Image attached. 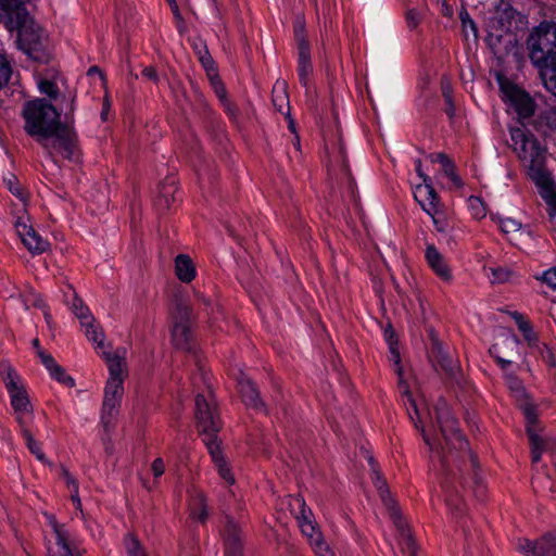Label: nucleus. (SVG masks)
<instances>
[{"label":"nucleus","mask_w":556,"mask_h":556,"mask_svg":"<svg viewBox=\"0 0 556 556\" xmlns=\"http://www.w3.org/2000/svg\"><path fill=\"white\" fill-rule=\"evenodd\" d=\"M23 115L25 131L33 137L56 163V156L77 162L79 151L76 135L60 119V113L45 99L25 104Z\"/></svg>","instance_id":"nucleus-1"},{"label":"nucleus","mask_w":556,"mask_h":556,"mask_svg":"<svg viewBox=\"0 0 556 556\" xmlns=\"http://www.w3.org/2000/svg\"><path fill=\"white\" fill-rule=\"evenodd\" d=\"M510 143L527 177L535 185L546 204L551 220L556 217V181L547 168V149L525 126L509 128Z\"/></svg>","instance_id":"nucleus-2"},{"label":"nucleus","mask_w":556,"mask_h":556,"mask_svg":"<svg viewBox=\"0 0 556 556\" xmlns=\"http://www.w3.org/2000/svg\"><path fill=\"white\" fill-rule=\"evenodd\" d=\"M27 0H7L0 3V20L8 30L17 33L18 49L36 61L48 56L46 31L30 17L24 3Z\"/></svg>","instance_id":"nucleus-3"},{"label":"nucleus","mask_w":556,"mask_h":556,"mask_svg":"<svg viewBox=\"0 0 556 556\" xmlns=\"http://www.w3.org/2000/svg\"><path fill=\"white\" fill-rule=\"evenodd\" d=\"M437 422L441 430L442 437L445 441L446 447L450 452L448 455L441 456L440 452H437L438 457L441 460L443 469L447 473L456 476L451 462H455L452 450H457L463 453L464 456H468L471 460L472 467L476 466L475 457L472 456L467 440L463 437L458 429L457 420L453 417L447 403L444 400H439L434 407Z\"/></svg>","instance_id":"nucleus-4"},{"label":"nucleus","mask_w":556,"mask_h":556,"mask_svg":"<svg viewBox=\"0 0 556 556\" xmlns=\"http://www.w3.org/2000/svg\"><path fill=\"white\" fill-rule=\"evenodd\" d=\"M368 463L372 471V480L379 492V495L389 508L391 518L399 530V543L402 552L405 556H416L415 541L410 534L409 529L406 527L402 519L400 511L395 507L394 501L391 498L386 481L382 479L380 471L378 470L377 463L372 456H368Z\"/></svg>","instance_id":"nucleus-5"},{"label":"nucleus","mask_w":556,"mask_h":556,"mask_svg":"<svg viewBox=\"0 0 556 556\" xmlns=\"http://www.w3.org/2000/svg\"><path fill=\"white\" fill-rule=\"evenodd\" d=\"M530 59L539 67L552 64L556 59V23L542 22L531 35Z\"/></svg>","instance_id":"nucleus-6"},{"label":"nucleus","mask_w":556,"mask_h":556,"mask_svg":"<svg viewBox=\"0 0 556 556\" xmlns=\"http://www.w3.org/2000/svg\"><path fill=\"white\" fill-rule=\"evenodd\" d=\"M496 81L503 101L513 108L520 122L523 123L534 114L535 102L525 90L519 88L503 74L496 75Z\"/></svg>","instance_id":"nucleus-7"},{"label":"nucleus","mask_w":556,"mask_h":556,"mask_svg":"<svg viewBox=\"0 0 556 556\" xmlns=\"http://www.w3.org/2000/svg\"><path fill=\"white\" fill-rule=\"evenodd\" d=\"M195 419L205 445L208 447L210 443L217 444L219 420L211 403L202 394H198L195 397Z\"/></svg>","instance_id":"nucleus-8"},{"label":"nucleus","mask_w":556,"mask_h":556,"mask_svg":"<svg viewBox=\"0 0 556 556\" xmlns=\"http://www.w3.org/2000/svg\"><path fill=\"white\" fill-rule=\"evenodd\" d=\"M27 212L14 216V227L23 244L33 254H41L49 248V242L45 240L29 224Z\"/></svg>","instance_id":"nucleus-9"},{"label":"nucleus","mask_w":556,"mask_h":556,"mask_svg":"<svg viewBox=\"0 0 556 556\" xmlns=\"http://www.w3.org/2000/svg\"><path fill=\"white\" fill-rule=\"evenodd\" d=\"M124 394V384L119 381H106L101 409V424L109 431L118 412Z\"/></svg>","instance_id":"nucleus-10"},{"label":"nucleus","mask_w":556,"mask_h":556,"mask_svg":"<svg viewBox=\"0 0 556 556\" xmlns=\"http://www.w3.org/2000/svg\"><path fill=\"white\" fill-rule=\"evenodd\" d=\"M294 37L298 48V75L300 83L307 87L309 77L313 72V65L311 62V49L309 43L305 36L304 25L298 22L294 25Z\"/></svg>","instance_id":"nucleus-11"},{"label":"nucleus","mask_w":556,"mask_h":556,"mask_svg":"<svg viewBox=\"0 0 556 556\" xmlns=\"http://www.w3.org/2000/svg\"><path fill=\"white\" fill-rule=\"evenodd\" d=\"M190 314L188 305L178 304L173 314L172 340L176 348L181 350L190 349Z\"/></svg>","instance_id":"nucleus-12"},{"label":"nucleus","mask_w":556,"mask_h":556,"mask_svg":"<svg viewBox=\"0 0 556 556\" xmlns=\"http://www.w3.org/2000/svg\"><path fill=\"white\" fill-rule=\"evenodd\" d=\"M517 549L527 556H556V533H546L536 541L519 539Z\"/></svg>","instance_id":"nucleus-13"},{"label":"nucleus","mask_w":556,"mask_h":556,"mask_svg":"<svg viewBox=\"0 0 556 556\" xmlns=\"http://www.w3.org/2000/svg\"><path fill=\"white\" fill-rule=\"evenodd\" d=\"M11 405L16 414V420L22 426H29L33 420V408L25 389L22 387L9 392Z\"/></svg>","instance_id":"nucleus-14"},{"label":"nucleus","mask_w":556,"mask_h":556,"mask_svg":"<svg viewBox=\"0 0 556 556\" xmlns=\"http://www.w3.org/2000/svg\"><path fill=\"white\" fill-rule=\"evenodd\" d=\"M414 198L429 216L433 217L439 212V195L431 181L417 185L414 189Z\"/></svg>","instance_id":"nucleus-15"},{"label":"nucleus","mask_w":556,"mask_h":556,"mask_svg":"<svg viewBox=\"0 0 556 556\" xmlns=\"http://www.w3.org/2000/svg\"><path fill=\"white\" fill-rule=\"evenodd\" d=\"M225 556H243L241 533L238 525L228 516L223 530Z\"/></svg>","instance_id":"nucleus-16"},{"label":"nucleus","mask_w":556,"mask_h":556,"mask_svg":"<svg viewBox=\"0 0 556 556\" xmlns=\"http://www.w3.org/2000/svg\"><path fill=\"white\" fill-rule=\"evenodd\" d=\"M56 549L50 552L49 556H81L80 551L75 546L71 533L63 525L53 523Z\"/></svg>","instance_id":"nucleus-17"},{"label":"nucleus","mask_w":556,"mask_h":556,"mask_svg":"<svg viewBox=\"0 0 556 556\" xmlns=\"http://www.w3.org/2000/svg\"><path fill=\"white\" fill-rule=\"evenodd\" d=\"M101 357L105 361L109 368L108 381H119L124 384V380L127 377V365L125 361V351L121 354L119 351L110 353L109 350L101 352Z\"/></svg>","instance_id":"nucleus-18"},{"label":"nucleus","mask_w":556,"mask_h":556,"mask_svg":"<svg viewBox=\"0 0 556 556\" xmlns=\"http://www.w3.org/2000/svg\"><path fill=\"white\" fill-rule=\"evenodd\" d=\"M522 409L527 420V432L532 447V462L536 464L541 459L545 443L544 440L535 434L532 430V426L536 422L535 407L527 403Z\"/></svg>","instance_id":"nucleus-19"},{"label":"nucleus","mask_w":556,"mask_h":556,"mask_svg":"<svg viewBox=\"0 0 556 556\" xmlns=\"http://www.w3.org/2000/svg\"><path fill=\"white\" fill-rule=\"evenodd\" d=\"M425 257L429 267L443 281L450 282L453 279L452 270L447 265L444 256L434 245H428Z\"/></svg>","instance_id":"nucleus-20"},{"label":"nucleus","mask_w":556,"mask_h":556,"mask_svg":"<svg viewBox=\"0 0 556 556\" xmlns=\"http://www.w3.org/2000/svg\"><path fill=\"white\" fill-rule=\"evenodd\" d=\"M238 389L245 406L257 412H266L265 404L261 401L257 389L247 376L241 375L238 380Z\"/></svg>","instance_id":"nucleus-21"},{"label":"nucleus","mask_w":556,"mask_h":556,"mask_svg":"<svg viewBox=\"0 0 556 556\" xmlns=\"http://www.w3.org/2000/svg\"><path fill=\"white\" fill-rule=\"evenodd\" d=\"M301 528L302 533L308 539L311 546L314 548L318 556H333L328 545L324 541L321 533L316 528L315 523L305 522Z\"/></svg>","instance_id":"nucleus-22"},{"label":"nucleus","mask_w":556,"mask_h":556,"mask_svg":"<svg viewBox=\"0 0 556 556\" xmlns=\"http://www.w3.org/2000/svg\"><path fill=\"white\" fill-rule=\"evenodd\" d=\"M210 455L212 457L213 463L215 464L217 471L222 479H224L227 483L233 484L235 483V477L228 467L226 460L224 459V456L222 455L219 444H212L210 443V446L207 447Z\"/></svg>","instance_id":"nucleus-23"},{"label":"nucleus","mask_w":556,"mask_h":556,"mask_svg":"<svg viewBox=\"0 0 556 556\" xmlns=\"http://www.w3.org/2000/svg\"><path fill=\"white\" fill-rule=\"evenodd\" d=\"M175 273L182 282H190L195 277V267L187 254H179L175 258Z\"/></svg>","instance_id":"nucleus-24"},{"label":"nucleus","mask_w":556,"mask_h":556,"mask_svg":"<svg viewBox=\"0 0 556 556\" xmlns=\"http://www.w3.org/2000/svg\"><path fill=\"white\" fill-rule=\"evenodd\" d=\"M3 182L7 186V188L10 190V192L12 194H14L21 201V204L15 205L14 208L12 210L13 216H16L18 214L26 212V194L23 191L22 187L20 186L15 176L11 175L10 177L4 178Z\"/></svg>","instance_id":"nucleus-25"},{"label":"nucleus","mask_w":556,"mask_h":556,"mask_svg":"<svg viewBox=\"0 0 556 556\" xmlns=\"http://www.w3.org/2000/svg\"><path fill=\"white\" fill-rule=\"evenodd\" d=\"M191 517L198 521H205L207 518L206 498L201 491H194L190 503Z\"/></svg>","instance_id":"nucleus-26"},{"label":"nucleus","mask_w":556,"mask_h":556,"mask_svg":"<svg viewBox=\"0 0 556 556\" xmlns=\"http://www.w3.org/2000/svg\"><path fill=\"white\" fill-rule=\"evenodd\" d=\"M81 326L85 328L87 339L97 344L99 354H101L102 351L108 350V346L104 344V333L94 325L93 318L88 323H81Z\"/></svg>","instance_id":"nucleus-27"},{"label":"nucleus","mask_w":556,"mask_h":556,"mask_svg":"<svg viewBox=\"0 0 556 556\" xmlns=\"http://www.w3.org/2000/svg\"><path fill=\"white\" fill-rule=\"evenodd\" d=\"M540 76L545 88L556 97V59L540 68Z\"/></svg>","instance_id":"nucleus-28"},{"label":"nucleus","mask_w":556,"mask_h":556,"mask_svg":"<svg viewBox=\"0 0 556 556\" xmlns=\"http://www.w3.org/2000/svg\"><path fill=\"white\" fill-rule=\"evenodd\" d=\"M210 80H211V85L214 89L216 97L219 99V101L224 105L227 114L230 116H235L236 110L232 108V105L228 101L227 96H226V89H225L223 83L220 81L218 75L214 74V76L211 77Z\"/></svg>","instance_id":"nucleus-29"},{"label":"nucleus","mask_w":556,"mask_h":556,"mask_svg":"<svg viewBox=\"0 0 556 556\" xmlns=\"http://www.w3.org/2000/svg\"><path fill=\"white\" fill-rule=\"evenodd\" d=\"M400 388L403 391V402L407 408L408 416L415 424V427L418 428V422H421V418L417 404L405 386H401Z\"/></svg>","instance_id":"nucleus-30"},{"label":"nucleus","mask_w":556,"mask_h":556,"mask_svg":"<svg viewBox=\"0 0 556 556\" xmlns=\"http://www.w3.org/2000/svg\"><path fill=\"white\" fill-rule=\"evenodd\" d=\"M485 275L492 283H505L513 278L514 273L507 267L496 266L485 268Z\"/></svg>","instance_id":"nucleus-31"},{"label":"nucleus","mask_w":556,"mask_h":556,"mask_svg":"<svg viewBox=\"0 0 556 556\" xmlns=\"http://www.w3.org/2000/svg\"><path fill=\"white\" fill-rule=\"evenodd\" d=\"M1 375L8 392H12L22 388V386L18 384L20 378L17 374L14 371V369L11 368L10 365H2Z\"/></svg>","instance_id":"nucleus-32"},{"label":"nucleus","mask_w":556,"mask_h":556,"mask_svg":"<svg viewBox=\"0 0 556 556\" xmlns=\"http://www.w3.org/2000/svg\"><path fill=\"white\" fill-rule=\"evenodd\" d=\"M21 428V432H22V435L26 442V445L28 447V450L39 459V460H43L45 459V454L42 453L41 448H40V444L34 439V437L31 435L29 429H28V426H22L20 427Z\"/></svg>","instance_id":"nucleus-33"},{"label":"nucleus","mask_w":556,"mask_h":556,"mask_svg":"<svg viewBox=\"0 0 556 556\" xmlns=\"http://www.w3.org/2000/svg\"><path fill=\"white\" fill-rule=\"evenodd\" d=\"M71 309L73 313L79 318L80 324L81 323H88L93 318L90 314V311L80 299L77 296H73V300L71 302Z\"/></svg>","instance_id":"nucleus-34"},{"label":"nucleus","mask_w":556,"mask_h":556,"mask_svg":"<svg viewBox=\"0 0 556 556\" xmlns=\"http://www.w3.org/2000/svg\"><path fill=\"white\" fill-rule=\"evenodd\" d=\"M11 74V63L7 58L4 50L0 47V89L8 84Z\"/></svg>","instance_id":"nucleus-35"},{"label":"nucleus","mask_w":556,"mask_h":556,"mask_svg":"<svg viewBox=\"0 0 556 556\" xmlns=\"http://www.w3.org/2000/svg\"><path fill=\"white\" fill-rule=\"evenodd\" d=\"M125 549L128 556H147L146 552L140 545V542L135 536L128 534L124 539Z\"/></svg>","instance_id":"nucleus-36"},{"label":"nucleus","mask_w":556,"mask_h":556,"mask_svg":"<svg viewBox=\"0 0 556 556\" xmlns=\"http://www.w3.org/2000/svg\"><path fill=\"white\" fill-rule=\"evenodd\" d=\"M63 473L66 484L71 492V498L75 504V508L81 511V502L78 495V484L76 480L66 470H63Z\"/></svg>","instance_id":"nucleus-37"},{"label":"nucleus","mask_w":556,"mask_h":556,"mask_svg":"<svg viewBox=\"0 0 556 556\" xmlns=\"http://www.w3.org/2000/svg\"><path fill=\"white\" fill-rule=\"evenodd\" d=\"M198 55H199V60H200L201 64L205 68L207 76L210 78L213 77L214 74H217L216 68L214 66V61L211 58V55L208 54V51L205 46H203L201 49L198 50Z\"/></svg>","instance_id":"nucleus-38"},{"label":"nucleus","mask_w":556,"mask_h":556,"mask_svg":"<svg viewBox=\"0 0 556 556\" xmlns=\"http://www.w3.org/2000/svg\"><path fill=\"white\" fill-rule=\"evenodd\" d=\"M540 125L545 126L549 134H556V110L543 111L540 115Z\"/></svg>","instance_id":"nucleus-39"},{"label":"nucleus","mask_w":556,"mask_h":556,"mask_svg":"<svg viewBox=\"0 0 556 556\" xmlns=\"http://www.w3.org/2000/svg\"><path fill=\"white\" fill-rule=\"evenodd\" d=\"M468 207L471 215L477 219L484 217L486 214L484 203L479 197L470 195L468 198Z\"/></svg>","instance_id":"nucleus-40"},{"label":"nucleus","mask_w":556,"mask_h":556,"mask_svg":"<svg viewBox=\"0 0 556 556\" xmlns=\"http://www.w3.org/2000/svg\"><path fill=\"white\" fill-rule=\"evenodd\" d=\"M442 170H443L444 175L451 179V181L453 182V185L456 189H462L464 187V181L456 173L455 164L453 163L452 160L450 162H447L446 164H444V166L442 167Z\"/></svg>","instance_id":"nucleus-41"},{"label":"nucleus","mask_w":556,"mask_h":556,"mask_svg":"<svg viewBox=\"0 0 556 556\" xmlns=\"http://www.w3.org/2000/svg\"><path fill=\"white\" fill-rule=\"evenodd\" d=\"M295 502L300 509L299 515L296 516L299 526H302L305 522H312L313 513L306 506L305 501L303 498H296Z\"/></svg>","instance_id":"nucleus-42"},{"label":"nucleus","mask_w":556,"mask_h":556,"mask_svg":"<svg viewBox=\"0 0 556 556\" xmlns=\"http://www.w3.org/2000/svg\"><path fill=\"white\" fill-rule=\"evenodd\" d=\"M37 356L40 358L42 365L47 368L49 374L53 372L59 367L53 356L45 352L42 349H38Z\"/></svg>","instance_id":"nucleus-43"},{"label":"nucleus","mask_w":556,"mask_h":556,"mask_svg":"<svg viewBox=\"0 0 556 556\" xmlns=\"http://www.w3.org/2000/svg\"><path fill=\"white\" fill-rule=\"evenodd\" d=\"M500 228L504 233H511L518 231L521 228V223L514 218L506 217L500 220Z\"/></svg>","instance_id":"nucleus-44"},{"label":"nucleus","mask_w":556,"mask_h":556,"mask_svg":"<svg viewBox=\"0 0 556 556\" xmlns=\"http://www.w3.org/2000/svg\"><path fill=\"white\" fill-rule=\"evenodd\" d=\"M50 376L66 387H74L75 384L74 379L71 376H68L61 366H59L56 370L51 372Z\"/></svg>","instance_id":"nucleus-45"},{"label":"nucleus","mask_w":556,"mask_h":556,"mask_svg":"<svg viewBox=\"0 0 556 556\" xmlns=\"http://www.w3.org/2000/svg\"><path fill=\"white\" fill-rule=\"evenodd\" d=\"M405 21L409 29H415L421 22V14L416 9H409L405 13Z\"/></svg>","instance_id":"nucleus-46"},{"label":"nucleus","mask_w":556,"mask_h":556,"mask_svg":"<svg viewBox=\"0 0 556 556\" xmlns=\"http://www.w3.org/2000/svg\"><path fill=\"white\" fill-rule=\"evenodd\" d=\"M39 90L41 93L49 96L54 99L56 97V86L53 81L48 79H42L38 84Z\"/></svg>","instance_id":"nucleus-47"},{"label":"nucleus","mask_w":556,"mask_h":556,"mask_svg":"<svg viewBox=\"0 0 556 556\" xmlns=\"http://www.w3.org/2000/svg\"><path fill=\"white\" fill-rule=\"evenodd\" d=\"M489 352H490L491 356H493L495 358L496 363L501 366V368L503 370H506L511 365L510 361L505 359L500 356L498 344H493L490 348Z\"/></svg>","instance_id":"nucleus-48"},{"label":"nucleus","mask_w":556,"mask_h":556,"mask_svg":"<svg viewBox=\"0 0 556 556\" xmlns=\"http://www.w3.org/2000/svg\"><path fill=\"white\" fill-rule=\"evenodd\" d=\"M542 281L552 288H556V268H549L542 274Z\"/></svg>","instance_id":"nucleus-49"},{"label":"nucleus","mask_w":556,"mask_h":556,"mask_svg":"<svg viewBox=\"0 0 556 556\" xmlns=\"http://www.w3.org/2000/svg\"><path fill=\"white\" fill-rule=\"evenodd\" d=\"M506 382L511 391H515L517 393H521L523 391L520 380L513 374L506 376Z\"/></svg>","instance_id":"nucleus-50"},{"label":"nucleus","mask_w":556,"mask_h":556,"mask_svg":"<svg viewBox=\"0 0 556 556\" xmlns=\"http://www.w3.org/2000/svg\"><path fill=\"white\" fill-rule=\"evenodd\" d=\"M154 478H160L165 471V463L161 457L153 460L151 466Z\"/></svg>","instance_id":"nucleus-51"},{"label":"nucleus","mask_w":556,"mask_h":556,"mask_svg":"<svg viewBox=\"0 0 556 556\" xmlns=\"http://www.w3.org/2000/svg\"><path fill=\"white\" fill-rule=\"evenodd\" d=\"M431 161L440 163L443 167L444 164L451 161V159L444 153H435L431 155Z\"/></svg>","instance_id":"nucleus-52"},{"label":"nucleus","mask_w":556,"mask_h":556,"mask_svg":"<svg viewBox=\"0 0 556 556\" xmlns=\"http://www.w3.org/2000/svg\"><path fill=\"white\" fill-rule=\"evenodd\" d=\"M415 169H416L417 175L421 178L422 184L428 182V181H431L430 177H429V176H427V175L422 172V168H421V161H420V160H417V161L415 162Z\"/></svg>","instance_id":"nucleus-53"},{"label":"nucleus","mask_w":556,"mask_h":556,"mask_svg":"<svg viewBox=\"0 0 556 556\" xmlns=\"http://www.w3.org/2000/svg\"><path fill=\"white\" fill-rule=\"evenodd\" d=\"M142 76H144V77H147L148 79H151V80H156L157 79L156 71L153 67H146V68H143Z\"/></svg>","instance_id":"nucleus-54"},{"label":"nucleus","mask_w":556,"mask_h":556,"mask_svg":"<svg viewBox=\"0 0 556 556\" xmlns=\"http://www.w3.org/2000/svg\"><path fill=\"white\" fill-rule=\"evenodd\" d=\"M503 343L507 346H517L519 344V339L516 336L506 337Z\"/></svg>","instance_id":"nucleus-55"},{"label":"nucleus","mask_w":556,"mask_h":556,"mask_svg":"<svg viewBox=\"0 0 556 556\" xmlns=\"http://www.w3.org/2000/svg\"><path fill=\"white\" fill-rule=\"evenodd\" d=\"M525 340H527L529 343H532L536 340V337L533 332L532 326L529 328V332H522Z\"/></svg>","instance_id":"nucleus-56"},{"label":"nucleus","mask_w":556,"mask_h":556,"mask_svg":"<svg viewBox=\"0 0 556 556\" xmlns=\"http://www.w3.org/2000/svg\"><path fill=\"white\" fill-rule=\"evenodd\" d=\"M33 305L40 307V308H45V303H43L42 299L37 294L33 295Z\"/></svg>","instance_id":"nucleus-57"},{"label":"nucleus","mask_w":556,"mask_h":556,"mask_svg":"<svg viewBox=\"0 0 556 556\" xmlns=\"http://www.w3.org/2000/svg\"><path fill=\"white\" fill-rule=\"evenodd\" d=\"M109 109H110V102H109V100L105 98V99H104V102H103V109H102V112H101V118H102L103 121H105V119H106V115H108Z\"/></svg>","instance_id":"nucleus-58"},{"label":"nucleus","mask_w":556,"mask_h":556,"mask_svg":"<svg viewBox=\"0 0 556 556\" xmlns=\"http://www.w3.org/2000/svg\"><path fill=\"white\" fill-rule=\"evenodd\" d=\"M421 431H422V437H424L426 444L429 446L430 451L434 452V444L432 443L430 438L425 433L424 428L421 429Z\"/></svg>","instance_id":"nucleus-59"},{"label":"nucleus","mask_w":556,"mask_h":556,"mask_svg":"<svg viewBox=\"0 0 556 556\" xmlns=\"http://www.w3.org/2000/svg\"><path fill=\"white\" fill-rule=\"evenodd\" d=\"M531 327L530 323L528 320L526 321H522V324H520L518 326V329L521 331V332H529V328Z\"/></svg>","instance_id":"nucleus-60"},{"label":"nucleus","mask_w":556,"mask_h":556,"mask_svg":"<svg viewBox=\"0 0 556 556\" xmlns=\"http://www.w3.org/2000/svg\"><path fill=\"white\" fill-rule=\"evenodd\" d=\"M392 336H393V330H386V337H387V340L390 343V349H391L392 353H394V349L392 346V341H391Z\"/></svg>","instance_id":"nucleus-61"},{"label":"nucleus","mask_w":556,"mask_h":556,"mask_svg":"<svg viewBox=\"0 0 556 556\" xmlns=\"http://www.w3.org/2000/svg\"><path fill=\"white\" fill-rule=\"evenodd\" d=\"M168 4L170 5L173 12L178 15V5L175 0H167Z\"/></svg>","instance_id":"nucleus-62"},{"label":"nucleus","mask_w":556,"mask_h":556,"mask_svg":"<svg viewBox=\"0 0 556 556\" xmlns=\"http://www.w3.org/2000/svg\"><path fill=\"white\" fill-rule=\"evenodd\" d=\"M33 346L36 349V353L38 352V349H41L38 339L33 340Z\"/></svg>","instance_id":"nucleus-63"},{"label":"nucleus","mask_w":556,"mask_h":556,"mask_svg":"<svg viewBox=\"0 0 556 556\" xmlns=\"http://www.w3.org/2000/svg\"><path fill=\"white\" fill-rule=\"evenodd\" d=\"M511 317H513V318H514V320L516 321V320L520 319V317H522V315H521L520 313H518V312H514V313L511 314Z\"/></svg>","instance_id":"nucleus-64"}]
</instances>
